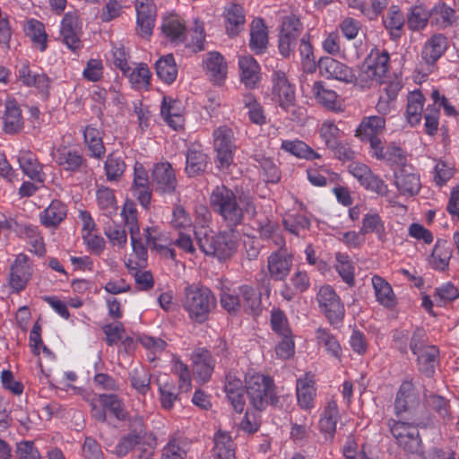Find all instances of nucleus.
<instances>
[{"mask_svg": "<svg viewBox=\"0 0 459 459\" xmlns=\"http://www.w3.org/2000/svg\"><path fill=\"white\" fill-rule=\"evenodd\" d=\"M318 70L322 76L328 79H335L347 83L357 81L351 67L331 56H323L318 60Z\"/></svg>", "mask_w": 459, "mask_h": 459, "instance_id": "9b49d317", "label": "nucleus"}, {"mask_svg": "<svg viewBox=\"0 0 459 459\" xmlns=\"http://www.w3.org/2000/svg\"><path fill=\"white\" fill-rule=\"evenodd\" d=\"M359 233H361V235L375 233L378 240L382 242L386 239L385 223L377 212H368L364 215Z\"/></svg>", "mask_w": 459, "mask_h": 459, "instance_id": "a19ab883", "label": "nucleus"}, {"mask_svg": "<svg viewBox=\"0 0 459 459\" xmlns=\"http://www.w3.org/2000/svg\"><path fill=\"white\" fill-rule=\"evenodd\" d=\"M136 89L145 88L150 84L151 72L146 64H140L135 69L125 74Z\"/></svg>", "mask_w": 459, "mask_h": 459, "instance_id": "774afa93", "label": "nucleus"}, {"mask_svg": "<svg viewBox=\"0 0 459 459\" xmlns=\"http://www.w3.org/2000/svg\"><path fill=\"white\" fill-rule=\"evenodd\" d=\"M67 207L60 200H53L40 213V222L47 228H56L66 217Z\"/></svg>", "mask_w": 459, "mask_h": 459, "instance_id": "72a5a7b5", "label": "nucleus"}, {"mask_svg": "<svg viewBox=\"0 0 459 459\" xmlns=\"http://www.w3.org/2000/svg\"><path fill=\"white\" fill-rule=\"evenodd\" d=\"M452 251L445 240H437L429 259L431 267L435 270L445 271L448 267Z\"/></svg>", "mask_w": 459, "mask_h": 459, "instance_id": "c03bdc74", "label": "nucleus"}, {"mask_svg": "<svg viewBox=\"0 0 459 459\" xmlns=\"http://www.w3.org/2000/svg\"><path fill=\"white\" fill-rule=\"evenodd\" d=\"M224 391L226 396L237 412H242L245 408V392L242 380L230 373L226 376Z\"/></svg>", "mask_w": 459, "mask_h": 459, "instance_id": "4be33fe9", "label": "nucleus"}, {"mask_svg": "<svg viewBox=\"0 0 459 459\" xmlns=\"http://www.w3.org/2000/svg\"><path fill=\"white\" fill-rule=\"evenodd\" d=\"M384 24L387 30H389L393 39H398L402 36L403 27L404 25V17L400 8L396 5H392L385 18Z\"/></svg>", "mask_w": 459, "mask_h": 459, "instance_id": "09e8293b", "label": "nucleus"}, {"mask_svg": "<svg viewBox=\"0 0 459 459\" xmlns=\"http://www.w3.org/2000/svg\"><path fill=\"white\" fill-rule=\"evenodd\" d=\"M189 442L186 437H171L163 447L160 459H185L189 450Z\"/></svg>", "mask_w": 459, "mask_h": 459, "instance_id": "79ce46f5", "label": "nucleus"}, {"mask_svg": "<svg viewBox=\"0 0 459 459\" xmlns=\"http://www.w3.org/2000/svg\"><path fill=\"white\" fill-rule=\"evenodd\" d=\"M296 396L298 405L301 409L310 411L314 408L316 397V385L314 375L307 373L297 379Z\"/></svg>", "mask_w": 459, "mask_h": 459, "instance_id": "dca6fc26", "label": "nucleus"}, {"mask_svg": "<svg viewBox=\"0 0 459 459\" xmlns=\"http://www.w3.org/2000/svg\"><path fill=\"white\" fill-rule=\"evenodd\" d=\"M431 12L422 5H416L407 14V26L411 30H420L427 26Z\"/></svg>", "mask_w": 459, "mask_h": 459, "instance_id": "603ef678", "label": "nucleus"}, {"mask_svg": "<svg viewBox=\"0 0 459 459\" xmlns=\"http://www.w3.org/2000/svg\"><path fill=\"white\" fill-rule=\"evenodd\" d=\"M240 293L244 298V312L254 314V316H259L262 314L260 298L256 294L255 290L247 285H243L239 288Z\"/></svg>", "mask_w": 459, "mask_h": 459, "instance_id": "bf43d9fd", "label": "nucleus"}, {"mask_svg": "<svg viewBox=\"0 0 459 459\" xmlns=\"http://www.w3.org/2000/svg\"><path fill=\"white\" fill-rule=\"evenodd\" d=\"M342 134V131L333 121H325L319 128V135L327 149H330L335 143L341 141Z\"/></svg>", "mask_w": 459, "mask_h": 459, "instance_id": "0e129e2a", "label": "nucleus"}, {"mask_svg": "<svg viewBox=\"0 0 459 459\" xmlns=\"http://www.w3.org/2000/svg\"><path fill=\"white\" fill-rule=\"evenodd\" d=\"M215 163L221 169H227L234 161L237 151L236 138L232 128L220 126L212 133Z\"/></svg>", "mask_w": 459, "mask_h": 459, "instance_id": "39448f33", "label": "nucleus"}, {"mask_svg": "<svg viewBox=\"0 0 459 459\" xmlns=\"http://www.w3.org/2000/svg\"><path fill=\"white\" fill-rule=\"evenodd\" d=\"M268 45L267 27L261 18L255 19L250 25L249 48L256 54L261 55L265 52Z\"/></svg>", "mask_w": 459, "mask_h": 459, "instance_id": "c756f323", "label": "nucleus"}, {"mask_svg": "<svg viewBox=\"0 0 459 459\" xmlns=\"http://www.w3.org/2000/svg\"><path fill=\"white\" fill-rule=\"evenodd\" d=\"M157 384L159 385L160 401L162 408L165 410L172 409L178 397L175 385L162 379V377L157 379Z\"/></svg>", "mask_w": 459, "mask_h": 459, "instance_id": "13d9d810", "label": "nucleus"}, {"mask_svg": "<svg viewBox=\"0 0 459 459\" xmlns=\"http://www.w3.org/2000/svg\"><path fill=\"white\" fill-rule=\"evenodd\" d=\"M5 111L3 117L4 131L8 134L20 133L24 126L22 110L14 100H8L4 103Z\"/></svg>", "mask_w": 459, "mask_h": 459, "instance_id": "393cba45", "label": "nucleus"}, {"mask_svg": "<svg viewBox=\"0 0 459 459\" xmlns=\"http://www.w3.org/2000/svg\"><path fill=\"white\" fill-rule=\"evenodd\" d=\"M196 242L201 249L207 255H213L219 260L230 258L237 249L236 241L227 232H221L217 235H208L196 232Z\"/></svg>", "mask_w": 459, "mask_h": 459, "instance_id": "423d86ee", "label": "nucleus"}, {"mask_svg": "<svg viewBox=\"0 0 459 459\" xmlns=\"http://www.w3.org/2000/svg\"><path fill=\"white\" fill-rule=\"evenodd\" d=\"M316 299L321 309L325 314H333V316H342L344 313L343 304L339 296L330 285H324L319 289Z\"/></svg>", "mask_w": 459, "mask_h": 459, "instance_id": "aec40b11", "label": "nucleus"}, {"mask_svg": "<svg viewBox=\"0 0 459 459\" xmlns=\"http://www.w3.org/2000/svg\"><path fill=\"white\" fill-rule=\"evenodd\" d=\"M152 183L161 193H173L177 187L175 171L169 162L158 163L152 173Z\"/></svg>", "mask_w": 459, "mask_h": 459, "instance_id": "6ab92c4d", "label": "nucleus"}, {"mask_svg": "<svg viewBox=\"0 0 459 459\" xmlns=\"http://www.w3.org/2000/svg\"><path fill=\"white\" fill-rule=\"evenodd\" d=\"M206 74L215 84L222 83L227 76V63L219 52L213 51L206 54L203 61Z\"/></svg>", "mask_w": 459, "mask_h": 459, "instance_id": "412c9836", "label": "nucleus"}, {"mask_svg": "<svg viewBox=\"0 0 459 459\" xmlns=\"http://www.w3.org/2000/svg\"><path fill=\"white\" fill-rule=\"evenodd\" d=\"M394 183L400 194L408 196L417 195L421 186L420 176L405 166L394 174Z\"/></svg>", "mask_w": 459, "mask_h": 459, "instance_id": "bb28decb", "label": "nucleus"}, {"mask_svg": "<svg viewBox=\"0 0 459 459\" xmlns=\"http://www.w3.org/2000/svg\"><path fill=\"white\" fill-rule=\"evenodd\" d=\"M210 206L231 231L244 222L246 214H256L252 196L244 194L237 195L225 185L217 186L212 189L210 195Z\"/></svg>", "mask_w": 459, "mask_h": 459, "instance_id": "f257e3e1", "label": "nucleus"}, {"mask_svg": "<svg viewBox=\"0 0 459 459\" xmlns=\"http://www.w3.org/2000/svg\"><path fill=\"white\" fill-rule=\"evenodd\" d=\"M255 160L258 163L259 167L264 172V177L266 182L277 183L281 179V172L278 166L273 162L271 158L264 156L255 155Z\"/></svg>", "mask_w": 459, "mask_h": 459, "instance_id": "69168bd1", "label": "nucleus"}, {"mask_svg": "<svg viewBox=\"0 0 459 459\" xmlns=\"http://www.w3.org/2000/svg\"><path fill=\"white\" fill-rule=\"evenodd\" d=\"M273 99L280 107L288 111L295 104V86L291 84L286 74L281 70H275L272 74Z\"/></svg>", "mask_w": 459, "mask_h": 459, "instance_id": "1a4fd4ad", "label": "nucleus"}, {"mask_svg": "<svg viewBox=\"0 0 459 459\" xmlns=\"http://www.w3.org/2000/svg\"><path fill=\"white\" fill-rule=\"evenodd\" d=\"M215 361L209 351L198 349L193 355V371L196 379L202 383L210 380L213 372Z\"/></svg>", "mask_w": 459, "mask_h": 459, "instance_id": "5701e85b", "label": "nucleus"}, {"mask_svg": "<svg viewBox=\"0 0 459 459\" xmlns=\"http://www.w3.org/2000/svg\"><path fill=\"white\" fill-rule=\"evenodd\" d=\"M20 167L23 173L32 180L42 183L45 180V174L42 167L37 159L30 152H26L19 158Z\"/></svg>", "mask_w": 459, "mask_h": 459, "instance_id": "de8ad7c7", "label": "nucleus"}, {"mask_svg": "<svg viewBox=\"0 0 459 459\" xmlns=\"http://www.w3.org/2000/svg\"><path fill=\"white\" fill-rule=\"evenodd\" d=\"M136 340L148 351L147 356L151 361L155 360L157 355L160 354L167 346L164 340L149 335L138 336Z\"/></svg>", "mask_w": 459, "mask_h": 459, "instance_id": "680f3d73", "label": "nucleus"}, {"mask_svg": "<svg viewBox=\"0 0 459 459\" xmlns=\"http://www.w3.org/2000/svg\"><path fill=\"white\" fill-rule=\"evenodd\" d=\"M390 56L386 50L373 48L360 66L357 80L362 87H369L374 82L382 83L389 71Z\"/></svg>", "mask_w": 459, "mask_h": 459, "instance_id": "20e7f679", "label": "nucleus"}, {"mask_svg": "<svg viewBox=\"0 0 459 459\" xmlns=\"http://www.w3.org/2000/svg\"><path fill=\"white\" fill-rule=\"evenodd\" d=\"M421 336V333H417L413 335L411 349L413 354L418 356V363L420 369L430 376L436 367V359L438 356L439 351L434 345L422 346L417 342V337Z\"/></svg>", "mask_w": 459, "mask_h": 459, "instance_id": "f3484780", "label": "nucleus"}, {"mask_svg": "<svg viewBox=\"0 0 459 459\" xmlns=\"http://www.w3.org/2000/svg\"><path fill=\"white\" fill-rule=\"evenodd\" d=\"M245 387L250 403L256 410H264L274 395L273 379L264 374L249 370L246 374Z\"/></svg>", "mask_w": 459, "mask_h": 459, "instance_id": "7ed1b4c3", "label": "nucleus"}, {"mask_svg": "<svg viewBox=\"0 0 459 459\" xmlns=\"http://www.w3.org/2000/svg\"><path fill=\"white\" fill-rule=\"evenodd\" d=\"M419 403V397L415 393L414 385L410 381H404L397 393L394 401V412L396 415L409 411Z\"/></svg>", "mask_w": 459, "mask_h": 459, "instance_id": "2f4dec72", "label": "nucleus"}, {"mask_svg": "<svg viewBox=\"0 0 459 459\" xmlns=\"http://www.w3.org/2000/svg\"><path fill=\"white\" fill-rule=\"evenodd\" d=\"M431 22L439 29L452 27L457 22L456 11L444 2H439L430 10Z\"/></svg>", "mask_w": 459, "mask_h": 459, "instance_id": "c9c22d12", "label": "nucleus"}, {"mask_svg": "<svg viewBox=\"0 0 459 459\" xmlns=\"http://www.w3.org/2000/svg\"><path fill=\"white\" fill-rule=\"evenodd\" d=\"M282 223L285 230L295 236H301L310 227L309 219L301 213L288 215L283 219Z\"/></svg>", "mask_w": 459, "mask_h": 459, "instance_id": "4d7b16f0", "label": "nucleus"}, {"mask_svg": "<svg viewBox=\"0 0 459 459\" xmlns=\"http://www.w3.org/2000/svg\"><path fill=\"white\" fill-rule=\"evenodd\" d=\"M171 370L178 377L179 388L189 391L191 388V374L188 367L179 359L173 355L171 359Z\"/></svg>", "mask_w": 459, "mask_h": 459, "instance_id": "e2e57ef3", "label": "nucleus"}, {"mask_svg": "<svg viewBox=\"0 0 459 459\" xmlns=\"http://www.w3.org/2000/svg\"><path fill=\"white\" fill-rule=\"evenodd\" d=\"M17 78L23 85L36 88L46 99L49 96L50 78L44 73L32 71L27 62L17 68Z\"/></svg>", "mask_w": 459, "mask_h": 459, "instance_id": "4468645a", "label": "nucleus"}, {"mask_svg": "<svg viewBox=\"0 0 459 459\" xmlns=\"http://www.w3.org/2000/svg\"><path fill=\"white\" fill-rule=\"evenodd\" d=\"M31 274L32 268L28 256L24 254H19L11 266L10 287L17 292L25 289Z\"/></svg>", "mask_w": 459, "mask_h": 459, "instance_id": "a211bd4d", "label": "nucleus"}, {"mask_svg": "<svg viewBox=\"0 0 459 459\" xmlns=\"http://www.w3.org/2000/svg\"><path fill=\"white\" fill-rule=\"evenodd\" d=\"M312 91L316 100L328 109L336 110L340 108L336 92L325 88L322 82H316L313 85Z\"/></svg>", "mask_w": 459, "mask_h": 459, "instance_id": "3c124183", "label": "nucleus"}, {"mask_svg": "<svg viewBox=\"0 0 459 459\" xmlns=\"http://www.w3.org/2000/svg\"><path fill=\"white\" fill-rule=\"evenodd\" d=\"M208 155L199 147L191 146L186 154L185 171L188 177H195L204 173L208 165Z\"/></svg>", "mask_w": 459, "mask_h": 459, "instance_id": "7c9ffc66", "label": "nucleus"}, {"mask_svg": "<svg viewBox=\"0 0 459 459\" xmlns=\"http://www.w3.org/2000/svg\"><path fill=\"white\" fill-rule=\"evenodd\" d=\"M161 31L175 45L183 43L186 38V24L176 14H170L162 19Z\"/></svg>", "mask_w": 459, "mask_h": 459, "instance_id": "a878e982", "label": "nucleus"}, {"mask_svg": "<svg viewBox=\"0 0 459 459\" xmlns=\"http://www.w3.org/2000/svg\"><path fill=\"white\" fill-rule=\"evenodd\" d=\"M212 291L202 283L186 284L184 288L183 307L190 316H206L216 307Z\"/></svg>", "mask_w": 459, "mask_h": 459, "instance_id": "f03ea898", "label": "nucleus"}, {"mask_svg": "<svg viewBox=\"0 0 459 459\" xmlns=\"http://www.w3.org/2000/svg\"><path fill=\"white\" fill-rule=\"evenodd\" d=\"M335 270L342 277V281L349 286L352 287L354 281V266L351 264L348 255L342 253L336 254Z\"/></svg>", "mask_w": 459, "mask_h": 459, "instance_id": "052dcab7", "label": "nucleus"}, {"mask_svg": "<svg viewBox=\"0 0 459 459\" xmlns=\"http://www.w3.org/2000/svg\"><path fill=\"white\" fill-rule=\"evenodd\" d=\"M25 32L33 43L39 47L40 51L46 50L48 36L45 26L41 22L35 19L28 21L25 26Z\"/></svg>", "mask_w": 459, "mask_h": 459, "instance_id": "864d4df0", "label": "nucleus"}, {"mask_svg": "<svg viewBox=\"0 0 459 459\" xmlns=\"http://www.w3.org/2000/svg\"><path fill=\"white\" fill-rule=\"evenodd\" d=\"M373 158L384 161L390 166L404 167L407 162L404 150L395 142L384 143L377 144L369 150Z\"/></svg>", "mask_w": 459, "mask_h": 459, "instance_id": "ddd939ff", "label": "nucleus"}, {"mask_svg": "<svg viewBox=\"0 0 459 459\" xmlns=\"http://www.w3.org/2000/svg\"><path fill=\"white\" fill-rule=\"evenodd\" d=\"M99 208L106 216H112L117 211V201L112 189L101 186L96 193Z\"/></svg>", "mask_w": 459, "mask_h": 459, "instance_id": "6e6d98bb", "label": "nucleus"}, {"mask_svg": "<svg viewBox=\"0 0 459 459\" xmlns=\"http://www.w3.org/2000/svg\"><path fill=\"white\" fill-rule=\"evenodd\" d=\"M243 104L248 109V117L254 124L263 125L265 123L263 108L253 94H245L243 96Z\"/></svg>", "mask_w": 459, "mask_h": 459, "instance_id": "338daca9", "label": "nucleus"}, {"mask_svg": "<svg viewBox=\"0 0 459 459\" xmlns=\"http://www.w3.org/2000/svg\"><path fill=\"white\" fill-rule=\"evenodd\" d=\"M281 149L290 154L307 160L321 159V155L315 152L310 146L300 140H283L281 142Z\"/></svg>", "mask_w": 459, "mask_h": 459, "instance_id": "37998d69", "label": "nucleus"}, {"mask_svg": "<svg viewBox=\"0 0 459 459\" xmlns=\"http://www.w3.org/2000/svg\"><path fill=\"white\" fill-rule=\"evenodd\" d=\"M126 168V165L121 156L116 152L108 154L104 163L107 180L109 182L118 181Z\"/></svg>", "mask_w": 459, "mask_h": 459, "instance_id": "8fccbe9b", "label": "nucleus"}, {"mask_svg": "<svg viewBox=\"0 0 459 459\" xmlns=\"http://www.w3.org/2000/svg\"><path fill=\"white\" fill-rule=\"evenodd\" d=\"M302 29V23L295 15L284 18L278 40L279 52L283 57L288 58L293 54Z\"/></svg>", "mask_w": 459, "mask_h": 459, "instance_id": "0eeeda50", "label": "nucleus"}, {"mask_svg": "<svg viewBox=\"0 0 459 459\" xmlns=\"http://www.w3.org/2000/svg\"><path fill=\"white\" fill-rule=\"evenodd\" d=\"M83 137L91 155L96 159H101L106 152L101 131L93 125H89L83 130Z\"/></svg>", "mask_w": 459, "mask_h": 459, "instance_id": "58836bf2", "label": "nucleus"}, {"mask_svg": "<svg viewBox=\"0 0 459 459\" xmlns=\"http://www.w3.org/2000/svg\"><path fill=\"white\" fill-rule=\"evenodd\" d=\"M339 419L340 413L336 402L329 401L319 420L320 431L325 434L326 440L333 439Z\"/></svg>", "mask_w": 459, "mask_h": 459, "instance_id": "c85d7f7f", "label": "nucleus"}, {"mask_svg": "<svg viewBox=\"0 0 459 459\" xmlns=\"http://www.w3.org/2000/svg\"><path fill=\"white\" fill-rule=\"evenodd\" d=\"M157 76L168 84H171L178 76V67L172 54L160 57L155 63Z\"/></svg>", "mask_w": 459, "mask_h": 459, "instance_id": "ea45409f", "label": "nucleus"}, {"mask_svg": "<svg viewBox=\"0 0 459 459\" xmlns=\"http://www.w3.org/2000/svg\"><path fill=\"white\" fill-rule=\"evenodd\" d=\"M17 78L23 85L36 88L46 99L49 96L50 78L44 73L32 71L27 62L17 68Z\"/></svg>", "mask_w": 459, "mask_h": 459, "instance_id": "2eb2a0df", "label": "nucleus"}, {"mask_svg": "<svg viewBox=\"0 0 459 459\" xmlns=\"http://www.w3.org/2000/svg\"><path fill=\"white\" fill-rule=\"evenodd\" d=\"M446 38L442 34H435L426 41L421 50L422 59L429 65H433L441 57L446 49Z\"/></svg>", "mask_w": 459, "mask_h": 459, "instance_id": "473e14b6", "label": "nucleus"}, {"mask_svg": "<svg viewBox=\"0 0 459 459\" xmlns=\"http://www.w3.org/2000/svg\"><path fill=\"white\" fill-rule=\"evenodd\" d=\"M372 284L377 301L386 307H393L395 305V298L391 285L377 275L373 276Z\"/></svg>", "mask_w": 459, "mask_h": 459, "instance_id": "49530a36", "label": "nucleus"}, {"mask_svg": "<svg viewBox=\"0 0 459 459\" xmlns=\"http://www.w3.org/2000/svg\"><path fill=\"white\" fill-rule=\"evenodd\" d=\"M51 156L58 166L67 171L80 172L85 170L88 167L87 160L78 151L72 150L65 145L53 148Z\"/></svg>", "mask_w": 459, "mask_h": 459, "instance_id": "f8f14e48", "label": "nucleus"}, {"mask_svg": "<svg viewBox=\"0 0 459 459\" xmlns=\"http://www.w3.org/2000/svg\"><path fill=\"white\" fill-rule=\"evenodd\" d=\"M225 29L227 34L233 38L243 30L245 25V12L241 5L230 4L224 10Z\"/></svg>", "mask_w": 459, "mask_h": 459, "instance_id": "cd10ccee", "label": "nucleus"}, {"mask_svg": "<svg viewBox=\"0 0 459 459\" xmlns=\"http://www.w3.org/2000/svg\"><path fill=\"white\" fill-rule=\"evenodd\" d=\"M294 256L287 248H278L267 257V270L271 279L284 281L290 273Z\"/></svg>", "mask_w": 459, "mask_h": 459, "instance_id": "9d476101", "label": "nucleus"}, {"mask_svg": "<svg viewBox=\"0 0 459 459\" xmlns=\"http://www.w3.org/2000/svg\"><path fill=\"white\" fill-rule=\"evenodd\" d=\"M299 55L301 57L302 69L307 74H313L318 68V62L316 63L313 48L309 42L308 36H303L299 44Z\"/></svg>", "mask_w": 459, "mask_h": 459, "instance_id": "5fc2aeb1", "label": "nucleus"}, {"mask_svg": "<svg viewBox=\"0 0 459 459\" xmlns=\"http://www.w3.org/2000/svg\"><path fill=\"white\" fill-rule=\"evenodd\" d=\"M425 98L420 91H413L407 97L405 117L411 126L420 123Z\"/></svg>", "mask_w": 459, "mask_h": 459, "instance_id": "4c0bfd02", "label": "nucleus"}, {"mask_svg": "<svg viewBox=\"0 0 459 459\" xmlns=\"http://www.w3.org/2000/svg\"><path fill=\"white\" fill-rule=\"evenodd\" d=\"M316 342L324 347L325 351L334 359L341 360L342 349L337 339L327 330L318 328L316 332Z\"/></svg>", "mask_w": 459, "mask_h": 459, "instance_id": "a18cd8bd", "label": "nucleus"}, {"mask_svg": "<svg viewBox=\"0 0 459 459\" xmlns=\"http://www.w3.org/2000/svg\"><path fill=\"white\" fill-rule=\"evenodd\" d=\"M240 80L247 88L255 89L261 79L260 65L252 56H243L238 58Z\"/></svg>", "mask_w": 459, "mask_h": 459, "instance_id": "b1692460", "label": "nucleus"}, {"mask_svg": "<svg viewBox=\"0 0 459 459\" xmlns=\"http://www.w3.org/2000/svg\"><path fill=\"white\" fill-rule=\"evenodd\" d=\"M213 441L212 456L214 459H236L235 445L228 432L218 430L214 434Z\"/></svg>", "mask_w": 459, "mask_h": 459, "instance_id": "f704fd0d", "label": "nucleus"}, {"mask_svg": "<svg viewBox=\"0 0 459 459\" xmlns=\"http://www.w3.org/2000/svg\"><path fill=\"white\" fill-rule=\"evenodd\" d=\"M160 113L168 125L173 129L177 130L183 127L184 117L181 114V103L178 100L164 97Z\"/></svg>", "mask_w": 459, "mask_h": 459, "instance_id": "e433bc0d", "label": "nucleus"}, {"mask_svg": "<svg viewBox=\"0 0 459 459\" xmlns=\"http://www.w3.org/2000/svg\"><path fill=\"white\" fill-rule=\"evenodd\" d=\"M385 118L382 116L365 117L355 131V136L369 144V150L380 144L385 130Z\"/></svg>", "mask_w": 459, "mask_h": 459, "instance_id": "6e6552de", "label": "nucleus"}]
</instances>
